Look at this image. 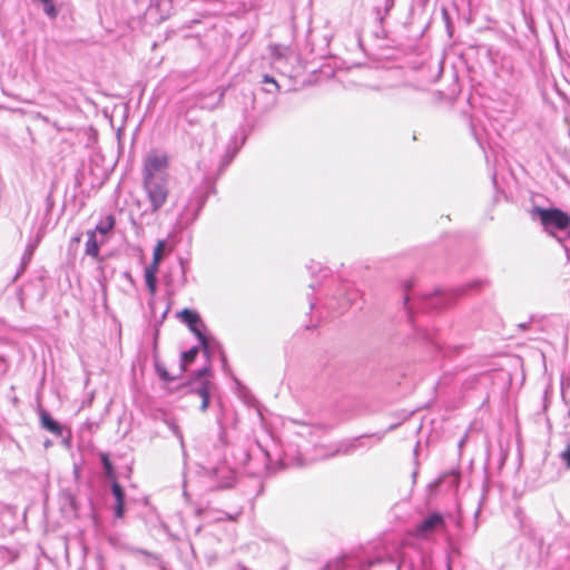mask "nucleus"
Segmentation results:
<instances>
[{
    "instance_id": "f257e3e1",
    "label": "nucleus",
    "mask_w": 570,
    "mask_h": 570,
    "mask_svg": "<svg viewBox=\"0 0 570 570\" xmlns=\"http://www.w3.org/2000/svg\"><path fill=\"white\" fill-rule=\"evenodd\" d=\"M170 158L167 154L157 151L149 153L142 163L141 179L146 180H169L168 168Z\"/></svg>"
},
{
    "instance_id": "f03ea898",
    "label": "nucleus",
    "mask_w": 570,
    "mask_h": 570,
    "mask_svg": "<svg viewBox=\"0 0 570 570\" xmlns=\"http://www.w3.org/2000/svg\"><path fill=\"white\" fill-rule=\"evenodd\" d=\"M531 216H537L547 232L564 230L570 226V216L559 208L534 207Z\"/></svg>"
},
{
    "instance_id": "7ed1b4c3",
    "label": "nucleus",
    "mask_w": 570,
    "mask_h": 570,
    "mask_svg": "<svg viewBox=\"0 0 570 570\" xmlns=\"http://www.w3.org/2000/svg\"><path fill=\"white\" fill-rule=\"evenodd\" d=\"M142 188L150 204L151 212L157 213L168 199V180H146L142 181Z\"/></svg>"
},
{
    "instance_id": "20e7f679",
    "label": "nucleus",
    "mask_w": 570,
    "mask_h": 570,
    "mask_svg": "<svg viewBox=\"0 0 570 570\" xmlns=\"http://www.w3.org/2000/svg\"><path fill=\"white\" fill-rule=\"evenodd\" d=\"M445 527L446 523L443 515L434 512L412 529L409 534L417 539L429 540L434 533L444 530Z\"/></svg>"
},
{
    "instance_id": "39448f33",
    "label": "nucleus",
    "mask_w": 570,
    "mask_h": 570,
    "mask_svg": "<svg viewBox=\"0 0 570 570\" xmlns=\"http://www.w3.org/2000/svg\"><path fill=\"white\" fill-rule=\"evenodd\" d=\"M188 385L190 387L189 391L202 399L200 410L205 412L209 405V391L213 385L209 379V371L207 368L198 371L197 376Z\"/></svg>"
},
{
    "instance_id": "423d86ee",
    "label": "nucleus",
    "mask_w": 570,
    "mask_h": 570,
    "mask_svg": "<svg viewBox=\"0 0 570 570\" xmlns=\"http://www.w3.org/2000/svg\"><path fill=\"white\" fill-rule=\"evenodd\" d=\"M179 317L184 323H186L188 325V327L190 328V331L193 333H195L199 338L205 340L204 335L197 327L198 323L200 322V318H199V315L195 311L184 308L179 313Z\"/></svg>"
},
{
    "instance_id": "0eeeda50",
    "label": "nucleus",
    "mask_w": 570,
    "mask_h": 570,
    "mask_svg": "<svg viewBox=\"0 0 570 570\" xmlns=\"http://www.w3.org/2000/svg\"><path fill=\"white\" fill-rule=\"evenodd\" d=\"M111 490L116 499L115 514L120 519L125 514V492L118 481L112 482Z\"/></svg>"
},
{
    "instance_id": "6e6552de",
    "label": "nucleus",
    "mask_w": 570,
    "mask_h": 570,
    "mask_svg": "<svg viewBox=\"0 0 570 570\" xmlns=\"http://www.w3.org/2000/svg\"><path fill=\"white\" fill-rule=\"evenodd\" d=\"M40 421L42 428H45L47 431L51 432L57 436L62 435V429L59 425V423L56 422L46 411H42L40 413Z\"/></svg>"
},
{
    "instance_id": "1a4fd4ad",
    "label": "nucleus",
    "mask_w": 570,
    "mask_h": 570,
    "mask_svg": "<svg viewBox=\"0 0 570 570\" xmlns=\"http://www.w3.org/2000/svg\"><path fill=\"white\" fill-rule=\"evenodd\" d=\"M86 254L96 258L99 255V245L96 237V230H87Z\"/></svg>"
},
{
    "instance_id": "9d476101",
    "label": "nucleus",
    "mask_w": 570,
    "mask_h": 570,
    "mask_svg": "<svg viewBox=\"0 0 570 570\" xmlns=\"http://www.w3.org/2000/svg\"><path fill=\"white\" fill-rule=\"evenodd\" d=\"M100 460L104 465L105 475L112 482L117 481V474H116L115 468L109 459L108 453H100Z\"/></svg>"
},
{
    "instance_id": "9b49d317",
    "label": "nucleus",
    "mask_w": 570,
    "mask_h": 570,
    "mask_svg": "<svg viewBox=\"0 0 570 570\" xmlns=\"http://www.w3.org/2000/svg\"><path fill=\"white\" fill-rule=\"evenodd\" d=\"M116 225V219L112 215L106 217L104 223H100L96 226V232L100 234H107L114 229Z\"/></svg>"
},
{
    "instance_id": "f8f14e48",
    "label": "nucleus",
    "mask_w": 570,
    "mask_h": 570,
    "mask_svg": "<svg viewBox=\"0 0 570 570\" xmlns=\"http://www.w3.org/2000/svg\"><path fill=\"white\" fill-rule=\"evenodd\" d=\"M147 288L151 296H155L157 291V275L144 273Z\"/></svg>"
},
{
    "instance_id": "ddd939ff",
    "label": "nucleus",
    "mask_w": 570,
    "mask_h": 570,
    "mask_svg": "<svg viewBox=\"0 0 570 570\" xmlns=\"http://www.w3.org/2000/svg\"><path fill=\"white\" fill-rule=\"evenodd\" d=\"M165 246H166V242L165 240L160 239V240L157 242V244H156V246L154 248V254H153V259L154 261L161 262Z\"/></svg>"
},
{
    "instance_id": "4468645a",
    "label": "nucleus",
    "mask_w": 570,
    "mask_h": 570,
    "mask_svg": "<svg viewBox=\"0 0 570 570\" xmlns=\"http://www.w3.org/2000/svg\"><path fill=\"white\" fill-rule=\"evenodd\" d=\"M198 354V348L197 347H193L186 352L183 353V362L185 364H189L191 362H194V360L196 358Z\"/></svg>"
},
{
    "instance_id": "2eb2a0df",
    "label": "nucleus",
    "mask_w": 570,
    "mask_h": 570,
    "mask_svg": "<svg viewBox=\"0 0 570 570\" xmlns=\"http://www.w3.org/2000/svg\"><path fill=\"white\" fill-rule=\"evenodd\" d=\"M156 368H157V372H158L159 376L164 381L171 382V381H174L176 379L175 376L169 375L167 370L165 367L160 366L159 364L156 365Z\"/></svg>"
},
{
    "instance_id": "dca6fc26",
    "label": "nucleus",
    "mask_w": 570,
    "mask_h": 570,
    "mask_svg": "<svg viewBox=\"0 0 570 570\" xmlns=\"http://www.w3.org/2000/svg\"><path fill=\"white\" fill-rule=\"evenodd\" d=\"M45 12L50 17V18H56L58 12H57V9L55 7V4L52 3V1L50 0L49 2L45 3Z\"/></svg>"
},
{
    "instance_id": "f3484780",
    "label": "nucleus",
    "mask_w": 570,
    "mask_h": 570,
    "mask_svg": "<svg viewBox=\"0 0 570 570\" xmlns=\"http://www.w3.org/2000/svg\"><path fill=\"white\" fill-rule=\"evenodd\" d=\"M159 264L160 262L153 259L151 263L145 268V273L157 275L159 271Z\"/></svg>"
},
{
    "instance_id": "a211bd4d",
    "label": "nucleus",
    "mask_w": 570,
    "mask_h": 570,
    "mask_svg": "<svg viewBox=\"0 0 570 570\" xmlns=\"http://www.w3.org/2000/svg\"><path fill=\"white\" fill-rule=\"evenodd\" d=\"M560 458L564 461L567 468L570 469V442L567 444L564 451L561 452Z\"/></svg>"
},
{
    "instance_id": "6ab92c4d",
    "label": "nucleus",
    "mask_w": 570,
    "mask_h": 570,
    "mask_svg": "<svg viewBox=\"0 0 570 570\" xmlns=\"http://www.w3.org/2000/svg\"><path fill=\"white\" fill-rule=\"evenodd\" d=\"M263 82L264 83H272L275 87L276 90H279V85L277 83V81L273 77H271L268 75H265L263 77Z\"/></svg>"
}]
</instances>
